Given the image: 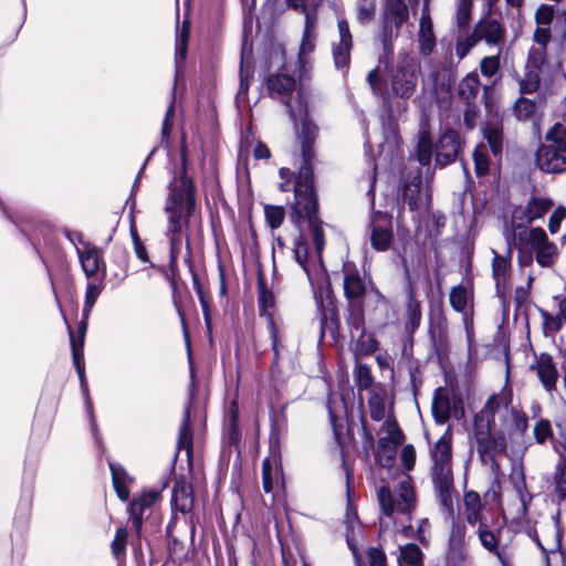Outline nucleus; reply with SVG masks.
<instances>
[{
  "instance_id": "nucleus-1",
  "label": "nucleus",
  "mask_w": 566,
  "mask_h": 566,
  "mask_svg": "<svg viewBox=\"0 0 566 566\" xmlns=\"http://www.w3.org/2000/svg\"><path fill=\"white\" fill-rule=\"evenodd\" d=\"M269 95L284 102L289 109L291 119L295 129L302 137V158L303 165L300 168L297 179L294 186V203L292 206V218L300 226L301 220H307L310 238L315 248V255H310L308 245L302 234L295 241L294 256L307 275L311 285L314 289V295L317 306H323L322 291L319 295L315 291L316 286L322 289L326 281V274L323 269L321 254L325 248V237L321 221L317 219V198L314 190V175L312 160L314 157L313 142L316 127L308 118V92L301 86L297 90L295 101L286 97L295 88L294 77L286 74H272L265 81Z\"/></svg>"
},
{
  "instance_id": "nucleus-2",
  "label": "nucleus",
  "mask_w": 566,
  "mask_h": 566,
  "mask_svg": "<svg viewBox=\"0 0 566 566\" xmlns=\"http://www.w3.org/2000/svg\"><path fill=\"white\" fill-rule=\"evenodd\" d=\"M527 428V416L513 405V391L506 382L474 416L473 437L481 461L494 463L506 452L507 438L522 437Z\"/></svg>"
},
{
  "instance_id": "nucleus-3",
  "label": "nucleus",
  "mask_w": 566,
  "mask_h": 566,
  "mask_svg": "<svg viewBox=\"0 0 566 566\" xmlns=\"http://www.w3.org/2000/svg\"><path fill=\"white\" fill-rule=\"evenodd\" d=\"M167 189L168 195L164 203V212L167 217L166 237L170 244V264L175 265L185 240L187 247H189L185 230L196 206V190L192 178L187 175V153L185 148L181 150L180 170L175 172Z\"/></svg>"
},
{
  "instance_id": "nucleus-4",
  "label": "nucleus",
  "mask_w": 566,
  "mask_h": 566,
  "mask_svg": "<svg viewBox=\"0 0 566 566\" xmlns=\"http://www.w3.org/2000/svg\"><path fill=\"white\" fill-rule=\"evenodd\" d=\"M511 234V243L517 251V263L521 268L533 265L534 260L542 268L552 266L557 259V247L549 241L543 228H526L516 224Z\"/></svg>"
},
{
  "instance_id": "nucleus-5",
  "label": "nucleus",
  "mask_w": 566,
  "mask_h": 566,
  "mask_svg": "<svg viewBox=\"0 0 566 566\" xmlns=\"http://www.w3.org/2000/svg\"><path fill=\"white\" fill-rule=\"evenodd\" d=\"M431 481L439 503L449 516H453V470H452V432H446L430 447Z\"/></svg>"
},
{
  "instance_id": "nucleus-6",
  "label": "nucleus",
  "mask_w": 566,
  "mask_h": 566,
  "mask_svg": "<svg viewBox=\"0 0 566 566\" xmlns=\"http://www.w3.org/2000/svg\"><path fill=\"white\" fill-rule=\"evenodd\" d=\"M566 76L558 64L551 65L545 60L544 48L531 49L524 77L520 81L522 94H532L542 87L543 92L554 93Z\"/></svg>"
},
{
  "instance_id": "nucleus-7",
  "label": "nucleus",
  "mask_w": 566,
  "mask_h": 566,
  "mask_svg": "<svg viewBox=\"0 0 566 566\" xmlns=\"http://www.w3.org/2000/svg\"><path fill=\"white\" fill-rule=\"evenodd\" d=\"M538 168L548 174L566 171V126L556 123L536 151Z\"/></svg>"
},
{
  "instance_id": "nucleus-8",
  "label": "nucleus",
  "mask_w": 566,
  "mask_h": 566,
  "mask_svg": "<svg viewBox=\"0 0 566 566\" xmlns=\"http://www.w3.org/2000/svg\"><path fill=\"white\" fill-rule=\"evenodd\" d=\"M375 184H376V166L373 168V174L369 177V188L367 196L369 197V205L373 210L369 221L370 243L377 251H386L389 249L392 239V218L390 214L381 211L374 210L375 207Z\"/></svg>"
},
{
  "instance_id": "nucleus-9",
  "label": "nucleus",
  "mask_w": 566,
  "mask_h": 566,
  "mask_svg": "<svg viewBox=\"0 0 566 566\" xmlns=\"http://www.w3.org/2000/svg\"><path fill=\"white\" fill-rule=\"evenodd\" d=\"M377 499L381 512L390 517L395 512L409 515L416 504V495L408 475L399 482L395 494L388 486L381 485L377 490Z\"/></svg>"
},
{
  "instance_id": "nucleus-10",
  "label": "nucleus",
  "mask_w": 566,
  "mask_h": 566,
  "mask_svg": "<svg viewBox=\"0 0 566 566\" xmlns=\"http://www.w3.org/2000/svg\"><path fill=\"white\" fill-rule=\"evenodd\" d=\"M318 17L317 12L306 14L304 29L297 53L298 70L301 75H306L313 64L312 54L316 48Z\"/></svg>"
},
{
  "instance_id": "nucleus-11",
  "label": "nucleus",
  "mask_w": 566,
  "mask_h": 566,
  "mask_svg": "<svg viewBox=\"0 0 566 566\" xmlns=\"http://www.w3.org/2000/svg\"><path fill=\"white\" fill-rule=\"evenodd\" d=\"M409 18V9L403 0H390L385 7L381 40L385 49L399 33L400 28Z\"/></svg>"
},
{
  "instance_id": "nucleus-12",
  "label": "nucleus",
  "mask_w": 566,
  "mask_h": 566,
  "mask_svg": "<svg viewBox=\"0 0 566 566\" xmlns=\"http://www.w3.org/2000/svg\"><path fill=\"white\" fill-rule=\"evenodd\" d=\"M462 515L464 521L476 530L483 525L488 526L489 522H494V516L490 515V510L482 503L480 494L472 490L463 493Z\"/></svg>"
},
{
  "instance_id": "nucleus-13",
  "label": "nucleus",
  "mask_w": 566,
  "mask_h": 566,
  "mask_svg": "<svg viewBox=\"0 0 566 566\" xmlns=\"http://www.w3.org/2000/svg\"><path fill=\"white\" fill-rule=\"evenodd\" d=\"M159 499V492L156 490L144 491L133 497L128 505V514L133 525V531L139 537L145 516L149 515L153 506Z\"/></svg>"
},
{
  "instance_id": "nucleus-14",
  "label": "nucleus",
  "mask_w": 566,
  "mask_h": 566,
  "mask_svg": "<svg viewBox=\"0 0 566 566\" xmlns=\"http://www.w3.org/2000/svg\"><path fill=\"white\" fill-rule=\"evenodd\" d=\"M385 424L388 437L378 440L376 461L382 467H390L396 455V448L402 443L405 437L396 421L387 420Z\"/></svg>"
},
{
  "instance_id": "nucleus-15",
  "label": "nucleus",
  "mask_w": 566,
  "mask_h": 566,
  "mask_svg": "<svg viewBox=\"0 0 566 566\" xmlns=\"http://www.w3.org/2000/svg\"><path fill=\"white\" fill-rule=\"evenodd\" d=\"M417 74L415 67L409 63L398 64L390 76L392 94L400 98H410L417 86Z\"/></svg>"
},
{
  "instance_id": "nucleus-16",
  "label": "nucleus",
  "mask_w": 566,
  "mask_h": 566,
  "mask_svg": "<svg viewBox=\"0 0 566 566\" xmlns=\"http://www.w3.org/2000/svg\"><path fill=\"white\" fill-rule=\"evenodd\" d=\"M553 207V201L546 197H532L525 207L514 210L513 227L516 224L531 223L544 217Z\"/></svg>"
},
{
  "instance_id": "nucleus-17",
  "label": "nucleus",
  "mask_w": 566,
  "mask_h": 566,
  "mask_svg": "<svg viewBox=\"0 0 566 566\" xmlns=\"http://www.w3.org/2000/svg\"><path fill=\"white\" fill-rule=\"evenodd\" d=\"M259 311L261 316H266L268 329L271 338V346L275 354H279V328L272 317L271 310L274 307V295L268 291L263 282L259 283Z\"/></svg>"
},
{
  "instance_id": "nucleus-18",
  "label": "nucleus",
  "mask_w": 566,
  "mask_h": 566,
  "mask_svg": "<svg viewBox=\"0 0 566 566\" xmlns=\"http://www.w3.org/2000/svg\"><path fill=\"white\" fill-rule=\"evenodd\" d=\"M417 42L419 53L423 56H429L432 54L437 44V39L433 31V22L430 14V8H428V3H423L422 6L419 20V30L417 33Z\"/></svg>"
},
{
  "instance_id": "nucleus-19",
  "label": "nucleus",
  "mask_w": 566,
  "mask_h": 566,
  "mask_svg": "<svg viewBox=\"0 0 566 566\" xmlns=\"http://www.w3.org/2000/svg\"><path fill=\"white\" fill-rule=\"evenodd\" d=\"M531 369L536 373L541 384L548 394L556 390L559 375L551 355L543 353L535 357Z\"/></svg>"
},
{
  "instance_id": "nucleus-20",
  "label": "nucleus",
  "mask_w": 566,
  "mask_h": 566,
  "mask_svg": "<svg viewBox=\"0 0 566 566\" xmlns=\"http://www.w3.org/2000/svg\"><path fill=\"white\" fill-rule=\"evenodd\" d=\"M339 42L333 44V59L336 69L347 67L350 61L353 38L346 19H338L337 22Z\"/></svg>"
},
{
  "instance_id": "nucleus-21",
  "label": "nucleus",
  "mask_w": 566,
  "mask_h": 566,
  "mask_svg": "<svg viewBox=\"0 0 566 566\" xmlns=\"http://www.w3.org/2000/svg\"><path fill=\"white\" fill-rule=\"evenodd\" d=\"M460 149V140L457 132L446 130L439 138L436 146V164L440 167L455 160Z\"/></svg>"
},
{
  "instance_id": "nucleus-22",
  "label": "nucleus",
  "mask_w": 566,
  "mask_h": 566,
  "mask_svg": "<svg viewBox=\"0 0 566 566\" xmlns=\"http://www.w3.org/2000/svg\"><path fill=\"white\" fill-rule=\"evenodd\" d=\"M538 95L536 99L520 97L514 104V114L518 119L535 120L543 112L546 98L552 93H544L542 87L537 88Z\"/></svg>"
},
{
  "instance_id": "nucleus-23",
  "label": "nucleus",
  "mask_w": 566,
  "mask_h": 566,
  "mask_svg": "<svg viewBox=\"0 0 566 566\" xmlns=\"http://www.w3.org/2000/svg\"><path fill=\"white\" fill-rule=\"evenodd\" d=\"M505 238L507 242L506 255H501L495 250H492V275L497 290L506 286L511 274L512 249L514 247L511 243V234L509 232H506Z\"/></svg>"
},
{
  "instance_id": "nucleus-24",
  "label": "nucleus",
  "mask_w": 566,
  "mask_h": 566,
  "mask_svg": "<svg viewBox=\"0 0 566 566\" xmlns=\"http://www.w3.org/2000/svg\"><path fill=\"white\" fill-rule=\"evenodd\" d=\"M421 317V304L417 300L415 285L409 280L407 287V303L403 314V327L407 335L412 336L415 334L420 326Z\"/></svg>"
},
{
  "instance_id": "nucleus-25",
  "label": "nucleus",
  "mask_w": 566,
  "mask_h": 566,
  "mask_svg": "<svg viewBox=\"0 0 566 566\" xmlns=\"http://www.w3.org/2000/svg\"><path fill=\"white\" fill-rule=\"evenodd\" d=\"M402 198L412 211L427 210L430 205V196L427 190H422L420 176L406 184Z\"/></svg>"
},
{
  "instance_id": "nucleus-26",
  "label": "nucleus",
  "mask_w": 566,
  "mask_h": 566,
  "mask_svg": "<svg viewBox=\"0 0 566 566\" xmlns=\"http://www.w3.org/2000/svg\"><path fill=\"white\" fill-rule=\"evenodd\" d=\"M190 401L187 403L184 412V418L181 424L179 427L178 441H177V453L176 457H179L184 451L186 460L189 465L192 463V453H193V436L192 430L190 428Z\"/></svg>"
},
{
  "instance_id": "nucleus-27",
  "label": "nucleus",
  "mask_w": 566,
  "mask_h": 566,
  "mask_svg": "<svg viewBox=\"0 0 566 566\" xmlns=\"http://www.w3.org/2000/svg\"><path fill=\"white\" fill-rule=\"evenodd\" d=\"M346 542L354 556L356 566H361L360 552L358 548V538L360 536V524L356 512L348 505L346 512Z\"/></svg>"
},
{
  "instance_id": "nucleus-28",
  "label": "nucleus",
  "mask_w": 566,
  "mask_h": 566,
  "mask_svg": "<svg viewBox=\"0 0 566 566\" xmlns=\"http://www.w3.org/2000/svg\"><path fill=\"white\" fill-rule=\"evenodd\" d=\"M474 36L478 40H485L489 44L497 45L503 42L505 30L497 20L485 19L476 25Z\"/></svg>"
},
{
  "instance_id": "nucleus-29",
  "label": "nucleus",
  "mask_w": 566,
  "mask_h": 566,
  "mask_svg": "<svg viewBox=\"0 0 566 566\" xmlns=\"http://www.w3.org/2000/svg\"><path fill=\"white\" fill-rule=\"evenodd\" d=\"M77 254L86 277L96 276L101 264H103L102 252L91 244H85L83 249H77Z\"/></svg>"
},
{
  "instance_id": "nucleus-30",
  "label": "nucleus",
  "mask_w": 566,
  "mask_h": 566,
  "mask_svg": "<svg viewBox=\"0 0 566 566\" xmlns=\"http://www.w3.org/2000/svg\"><path fill=\"white\" fill-rule=\"evenodd\" d=\"M172 504L181 513H188L193 507L192 486L185 479L178 480L174 485Z\"/></svg>"
},
{
  "instance_id": "nucleus-31",
  "label": "nucleus",
  "mask_w": 566,
  "mask_h": 566,
  "mask_svg": "<svg viewBox=\"0 0 566 566\" xmlns=\"http://www.w3.org/2000/svg\"><path fill=\"white\" fill-rule=\"evenodd\" d=\"M240 430L238 427V405L232 401L227 409L223 420V443L237 446L240 441Z\"/></svg>"
},
{
  "instance_id": "nucleus-32",
  "label": "nucleus",
  "mask_w": 566,
  "mask_h": 566,
  "mask_svg": "<svg viewBox=\"0 0 566 566\" xmlns=\"http://www.w3.org/2000/svg\"><path fill=\"white\" fill-rule=\"evenodd\" d=\"M344 292L347 298L357 300L365 293V283L358 272L349 265H344Z\"/></svg>"
},
{
  "instance_id": "nucleus-33",
  "label": "nucleus",
  "mask_w": 566,
  "mask_h": 566,
  "mask_svg": "<svg viewBox=\"0 0 566 566\" xmlns=\"http://www.w3.org/2000/svg\"><path fill=\"white\" fill-rule=\"evenodd\" d=\"M113 485L117 493V496L126 502L129 497V489L128 483L133 481V479L127 474L123 467L116 463H109Z\"/></svg>"
},
{
  "instance_id": "nucleus-34",
  "label": "nucleus",
  "mask_w": 566,
  "mask_h": 566,
  "mask_svg": "<svg viewBox=\"0 0 566 566\" xmlns=\"http://www.w3.org/2000/svg\"><path fill=\"white\" fill-rule=\"evenodd\" d=\"M481 545L490 553L501 557L499 549L500 546V531L493 530V522H489L488 526H481L476 530Z\"/></svg>"
},
{
  "instance_id": "nucleus-35",
  "label": "nucleus",
  "mask_w": 566,
  "mask_h": 566,
  "mask_svg": "<svg viewBox=\"0 0 566 566\" xmlns=\"http://www.w3.org/2000/svg\"><path fill=\"white\" fill-rule=\"evenodd\" d=\"M368 406L373 420L380 421L385 419L387 412L386 390L381 387H374L370 392Z\"/></svg>"
},
{
  "instance_id": "nucleus-36",
  "label": "nucleus",
  "mask_w": 566,
  "mask_h": 566,
  "mask_svg": "<svg viewBox=\"0 0 566 566\" xmlns=\"http://www.w3.org/2000/svg\"><path fill=\"white\" fill-rule=\"evenodd\" d=\"M432 415L437 423H446L451 415V401L447 395L441 394L438 389L432 401Z\"/></svg>"
},
{
  "instance_id": "nucleus-37",
  "label": "nucleus",
  "mask_w": 566,
  "mask_h": 566,
  "mask_svg": "<svg viewBox=\"0 0 566 566\" xmlns=\"http://www.w3.org/2000/svg\"><path fill=\"white\" fill-rule=\"evenodd\" d=\"M398 556L399 566H422V552L416 544L400 546Z\"/></svg>"
},
{
  "instance_id": "nucleus-38",
  "label": "nucleus",
  "mask_w": 566,
  "mask_h": 566,
  "mask_svg": "<svg viewBox=\"0 0 566 566\" xmlns=\"http://www.w3.org/2000/svg\"><path fill=\"white\" fill-rule=\"evenodd\" d=\"M483 136L486 139L490 149L494 156L502 154L503 149V137L502 129L499 125L488 124L482 128Z\"/></svg>"
},
{
  "instance_id": "nucleus-39",
  "label": "nucleus",
  "mask_w": 566,
  "mask_h": 566,
  "mask_svg": "<svg viewBox=\"0 0 566 566\" xmlns=\"http://www.w3.org/2000/svg\"><path fill=\"white\" fill-rule=\"evenodd\" d=\"M481 88V83L478 74L472 73L467 75L459 84V95L468 103L474 99Z\"/></svg>"
},
{
  "instance_id": "nucleus-40",
  "label": "nucleus",
  "mask_w": 566,
  "mask_h": 566,
  "mask_svg": "<svg viewBox=\"0 0 566 566\" xmlns=\"http://www.w3.org/2000/svg\"><path fill=\"white\" fill-rule=\"evenodd\" d=\"M188 39H189V23L185 21L180 29L177 31V38H176V67L177 70L180 66V63H182L186 60L187 56V49H188Z\"/></svg>"
},
{
  "instance_id": "nucleus-41",
  "label": "nucleus",
  "mask_w": 566,
  "mask_h": 566,
  "mask_svg": "<svg viewBox=\"0 0 566 566\" xmlns=\"http://www.w3.org/2000/svg\"><path fill=\"white\" fill-rule=\"evenodd\" d=\"M432 158V143L427 132H420L417 145V159L422 165H429Z\"/></svg>"
},
{
  "instance_id": "nucleus-42",
  "label": "nucleus",
  "mask_w": 566,
  "mask_h": 566,
  "mask_svg": "<svg viewBox=\"0 0 566 566\" xmlns=\"http://www.w3.org/2000/svg\"><path fill=\"white\" fill-rule=\"evenodd\" d=\"M347 324L349 327V335L352 340L361 342L365 334V319L361 312H354L349 315L347 319Z\"/></svg>"
},
{
  "instance_id": "nucleus-43",
  "label": "nucleus",
  "mask_w": 566,
  "mask_h": 566,
  "mask_svg": "<svg viewBox=\"0 0 566 566\" xmlns=\"http://www.w3.org/2000/svg\"><path fill=\"white\" fill-rule=\"evenodd\" d=\"M554 479L558 505L566 510V460L558 464Z\"/></svg>"
},
{
  "instance_id": "nucleus-44",
  "label": "nucleus",
  "mask_w": 566,
  "mask_h": 566,
  "mask_svg": "<svg viewBox=\"0 0 566 566\" xmlns=\"http://www.w3.org/2000/svg\"><path fill=\"white\" fill-rule=\"evenodd\" d=\"M279 479V471L273 467L272 461L266 458L262 462V486L264 492L271 493L274 488V481Z\"/></svg>"
},
{
  "instance_id": "nucleus-45",
  "label": "nucleus",
  "mask_w": 566,
  "mask_h": 566,
  "mask_svg": "<svg viewBox=\"0 0 566 566\" xmlns=\"http://www.w3.org/2000/svg\"><path fill=\"white\" fill-rule=\"evenodd\" d=\"M444 513L448 514L446 511H444ZM447 516L452 520L449 546H464L465 537H467L465 525H463L461 522L455 520L454 515L452 517L449 515H447Z\"/></svg>"
},
{
  "instance_id": "nucleus-46",
  "label": "nucleus",
  "mask_w": 566,
  "mask_h": 566,
  "mask_svg": "<svg viewBox=\"0 0 566 566\" xmlns=\"http://www.w3.org/2000/svg\"><path fill=\"white\" fill-rule=\"evenodd\" d=\"M469 294L464 286L459 285L452 287L450 292V304L457 312H463L468 305Z\"/></svg>"
},
{
  "instance_id": "nucleus-47",
  "label": "nucleus",
  "mask_w": 566,
  "mask_h": 566,
  "mask_svg": "<svg viewBox=\"0 0 566 566\" xmlns=\"http://www.w3.org/2000/svg\"><path fill=\"white\" fill-rule=\"evenodd\" d=\"M355 381H356L358 390L371 388L374 378L371 375V370L367 365L359 364L356 366Z\"/></svg>"
},
{
  "instance_id": "nucleus-48",
  "label": "nucleus",
  "mask_w": 566,
  "mask_h": 566,
  "mask_svg": "<svg viewBox=\"0 0 566 566\" xmlns=\"http://www.w3.org/2000/svg\"><path fill=\"white\" fill-rule=\"evenodd\" d=\"M77 375L80 378L81 389H82V392L85 398V405H86V408H87V411L90 415L92 431H93L94 436L96 437L97 436V432H96L97 427H96L95 416L93 412V405H92V401H91V398L88 395V386H87V381H86V377H85V369L78 370Z\"/></svg>"
},
{
  "instance_id": "nucleus-49",
  "label": "nucleus",
  "mask_w": 566,
  "mask_h": 566,
  "mask_svg": "<svg viewBox=\"0 0 566 566\" xmlns=\"http://www.w3.org/2000/svg\"><path fill=\"white\" fill-rule=\"evenodd\" d=\"M376 11L375 0H359L357 6V20L361 24L369 23Z\"/></svg>"
},
{
  "instance_id": "nucleus-50",
  "label": "nucleus",
  "mask_w": 566,
  "mask_h": 566,
  "mask_svg": "<svg viewBox=\"0 0 566 566\" xmlns=\"http://www.w3.org/2000/svg\"><path fill=\"white\" fill-rule=\"evenodd\" d=\"M472 0H458L455 21L459 28H467L471 19Z\"/></svg>"
},
{
  "instance_id": "nucleus-51",
  "label": "nucleus",
  "mask_w": 566,
  "mask_h": 566,
  "mask_svg": "<svg viewBox=\"0 0 566 566\" xmlns=\"http://www.w3.org/2000/svg\"><path fill=\"white\" fill-rule=\"evenodd\" d=\"M265 219L271 229H277L283 223L285 211L280 206H265Z\"/></svg>"
},
{
  "instance_id": "nucleus-52",
  "label": "nucleus",
  "mask_w": 566,
  "mask_h": 566,
  "mask_svg": "<svg viewBox=\"0 0 566 566\" xmlns=\"http://www.w3.org/2000/svg\"><path fill=\"white\" fill-rule=\"evenodd\" d=\"M473 161L478 175L482 176L489 171V157L484 145H479L474 149Z\"/></svg>"
},
{
  "instance_id": "nucleus-53",
  "label": "nucleus",
  "mask_w": 566,
  "mask_h": 566,
  "mask_svg": "<svg viewBox=\"0 0 566 566\" xmlns=\"http://www.w3.org/2000/svg\"><path fill=\"white\" fill-rule=\"evenodd\" d=\"M447 563L449 566H468L464 546H449Z\"/></svg>"
},
{
  "instance_id": "nucleus-54",
  "label": "nucleus",
  "mask_w": 566,
  "mask_h": 566,
  "mask_svg": "<svg viewBox=\"0 0 566 566\" xmlns=\"http://www.w3.org/2000/svg\"><path fill=\"white\" fill-rule=\"evenodd\" d=\"M534 438L537 443H544L553 437L551 422L546 419L538 420L534 426Z\"/></svg>"
},
{
  "instance_id": "nucleus-55",
  "label": "nucleus",
  "mask_w": 566,
  "mask_h": 566,
  "mask_svg": "<svg viewBox=\"0 0 566 566\" xmlns=\"http://www.w3.org/2000/svg\"><path fill=\"white\" fill-rule=\"evenodd\" d=\"M367 81L375 95L381 96L385 102L389 99V92L382 90L378 69H374L368 73Z\"/></svg>"
},
{
  "instance_id": "nucleus-56",
  "label": "nucleus",
  "mask_w": 566,
  "mask_h": 566,
  "mask_svg": "<svg viewBox=\"0 0 566 566\" xmlns=\"http://www.w3.org/2000/svg\"><path fill=\"white\" fill-rule=\"evenodd\" d=\"M127 530L124 527H119L116 531L115 537L112 542V553L115 557H119L125 553L126 543H127Z\"/></svg>"
},
{
  "instance_id": "nucleus-57",
  "label": "nucleus",
  "mask_w": 566,
  "mask_h": 566,
  "mask_svg": "<svg viewBox=\"0 0 566 566\" xmlns=\"http://www.w3.org/2000/svg\"><path fill=\"white\" fill-rule=\"evenodd\" d=\"M253 77V72L250 66L245 65L244 57L241 59L240 65V87L238 91L239 96H245L248 94L250 82Z\"/></svg>"
},
{
  "instance_id": "nucleus-58",
  "label": "nucleus",
  "mask_w": 566,
  "mask_h": 566,
  "mask_svg": "<svg viewBox=\"0 0 566 566\" xmlns=\"http://www.w3.org/2000/svg\"><path fill=\"white\" fill-rule=\"evenodd\" d=\"M500 69V55L485 56L480 63L481 73L484 76L492 77Z\"/></svg>"
},
{
  "instance_id": "nucleus-59",
  "label": "nucleus",
  "mask_w": 566,
  "mask_h": 566,
  "mask_svg": "<svg viewBox=\"0 0 566 566\" xmlns=\"http://www.w3.org/2000/svg\"><path fill=\"white\" fill-rule=\"evenodd\" d=\"M554 17V9L552 6L542 4L535 13V19L538 25L547 27L551 24Z\"/></svg>"
},
{
  "instance_id": "nucleus-60",
  "label": "nucleus",
  "mask_w": 566,
  "mask_h": 566,
  "mask_svg": "<svg viewBox=\"0 0 566 566\" xmlns=\"http://www.w3.org/2000/svg\"><path fill=\"white\" fill-rule=\"evenodd\" d=\"M566 219V209L563 207L556 208L549 217L548 229L552 234L559 231L560 223Z\"/></svg>"
},
{
  "instance_id": "nucleus-61",
  "label": "nucleus",
  "mask_w": 566,
  "mask_h": 566,
  "mask_svg": "<svg viewBox=\"0 0 566 566\" xmlns=\"http://www.w3.org/2000/svg\"><path fill=\"white\" fill-rule=\"evenodd\" d=\"M400 459L402 462L403 468L407 471H410L413 469L416 463V450L412 444H407L402 448L400 453Z\"/></svg>"
},
{
  "instance_id": "nucleus-62",
  "label": "nucleus",
  "mask_w": 566,
  "mask_h": 566,
  "mask_svg": "<svg viewBox=\"0 0 566 566\" xmlns=\"http://www.w3.org/2000/svg\"><path fill=\"white\" fill-rule=\"evenodd\" d=\"M369 566H387L386 554L381 548L370 547L367 551Z\"/></svg>"
},
{
  "instance_id": "nucleus-63",
  "label": "nucleus",
  "mask_w": 566,
  "mask_h": 566,
  "mask_svg": "<svg viewBox=\"0 0 566 566\" xmlns=\"http://www.w3.org/2000/svg\"><path fill=\"white\" fill-rule=\"evenodd\" d=\"M476 41H478V38L475 39L474 35L458 40L457 45H455V52H457L458 57L460 60L463 59L471 51V49L475 45Z\"/></svg>"
},
{
  "instance_id": "nucleus-64",
  "label": "nucleus",
  "mask_w": 566,
  "mask_h": 566,
  "mask_svg": "<svg viewBox=\"0 0 566 566\" xmlns=\"http://www.w3.org/2000/svg\"><path fill=\"white\" fill-rule=\"evenodd\" d=\"M562 321L566 323V298L559 303V311L557 317L546 319L545 323L552 329L558 331L560 328Z\"/></svg>"
}]
</instances>
